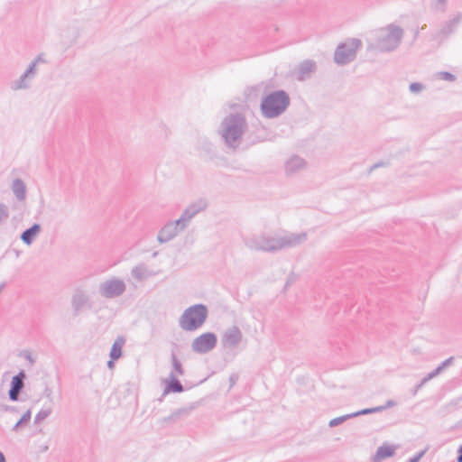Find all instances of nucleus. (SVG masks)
<instances>
[{
    "label": "nucleus",
    "instance_id": "1",
    "mask_svg": "<svg viewBox=\"0 0 462 462\" xmlns=\"http://www.w3.org/2000/svg\"><path fill=\"white\" fill-rule=\"evenodd\" d=\"M306 239V233L290 234L280 237H273L260 233L245 237L244 243L251 250L273 253L299 245Z\"/></svg>",
    "mask_w": 462,
    "mask_h": 462
},
{
    "label": "nucleus",
    "instance_id": "2",
    "mask_svg": "<svg viewBox=\"0 0 462 462\" xmlns=\"http://www.w3.org/2000/svg\"><path fill=\"white\" fill-rule=\"evenodd\" d=\"M246 128L245 116L240 113H231L222 120L219 134L227 147L236 149L241 144Z\"/></svg>",
    "mask_w": 462,
    "mask_h": 462
},
{
    "label": "nucleus",
    "instance_id": "3",
    "mask_svg": "<svg viewBox=\"0 0 462 462\" xmlns=\"http://www.w3.org/2000/svg\"><path fill=\"white\" fill-rule=\"evenodd\" d=\"M291 104L285 90H275L263 97L260 105L262 115L265 118H275L283 114Z\"/></svg>",
    "mask_w": 462,
    "mask_h": 462
},
{
    "label": "nucleus",
    "instance_id": "4",
    "mask_svg": "<svg viewBox=\"0 0 462 462\" xmlns=\"http://www.w3.org/2000/svg\"><path fill=\"white\" fill-rule=\"evenodd\" d=\"M208 317L205 304L198 303L187 308L179 319V326L184 331H195L200 328Z\"/></svg>",
    "mask_w": 462,
    "mask_h": 462
},
{
    "label": "nucleus",
    "instance_id": "5",
    "mask_svg": "<svg viewBox=\"0 0 462 462\" xmlns=\"http://www.w3.org/2000/svg\"><path fill=\"white\" fill-rule=\"evenodd\" d=\"M362 42L359 39H349L346 42L340 43L334 53V60L338 65H346L356 59V51Z\"/></svg>",
    "mask_w": 462,
    "mask_h": 462
},
{
    "label": "nucleus",
    "instance_id": "6",
    "mask_svg": "<svg viewBox=\"0 0 462 462\" xmlns=\"http://www.w3.org/2000/svg\"><path fill=\"white\" fill-rule=\"evenodd\" d=\"M387 30L388 33L377 41V48L381 51H394L403 37V30L400 26L389 24Z\"/></svg>",
    "mask_w": 462,
    "mask_h": 462
},
{
    "label": "nucleus",
    "instance_id": "7",
    "mask_svg": "<svg viewBox=\"0 0 462 462\" xmlns=\"http://www.w3.org/2000/svg\"><path fill=\"white\" fill-rule=\"evenodd\" d=\"M217 343V337L213 332H206L197 337L191 344V349L197 354H207L213 350Z\"/></svg>",
    "mask_w": 462,
    "mask_h": 462
},
{
    "label": "nucleus",
    "instance_id": "8",
    "mask_svg": "<svg viewBox=\"0 0 462 462\" xmlns=\"http://www.w3.org/2000/svg\"><path fill=\"white\" fill-rule=\"evenodd\" d=\"M71 306L74 315H79L84 310L92 309L93 302L87 291L77 288L71 298Z\"/></svg>",
    "mask_w": 462,
    "mask_h": 462
},
{
    "label": "nucleus",
    "instance_id": "9",
    "mask_svg": "<svg viewBox=\"0 0 462 462\" xmlns=\"http://www.w3.org/2000/svg\"><path fill=\"white\" fill-rule=\"evenodd\" d=\"M207 207L208 204L204 199H199L194 203H191L184 209L180 218L177 219L178 224L181 225V228H186L188 226L189 222L197 214L206 209Z\"/></svg>",
    "mask_w": 462,
    "mask_h": 462
},
{
    "label": "nucleus",
    "instance_id": "10",
    "mask_svg": "<svg viewBox=\"0 0 462 462\" xmlns=\"http://www.w3.org/2000/svg\"><path fill=\"white\" fill-rule=\"evenodd\" d=\"M185 228H181V225L178 224V221L168 222L165 224L158 233L157 239L161 244L167 243L172 240L180 231Z\"/></svg>",
    "mask_w": 462,
    "mask_h": 462
},
{
    "label": "nucleus",
    "instance_id": "11",
    "mask_svg": "<svg viewBox=\"0 0 462 462\" xmlns=\"http://www.w3.org/2000/svg\"><path fill=\"white\" fill-rule=\"evenodd\" d=\"M242 332L237 326L227 328L222 335L221 343L225 348H234L242 341Z\"/></svg>",
    "mask_w": 462,
    "mask_h": 462
},
{
    "label": "nucleus",
    "instance_id": "12",
    "mask_svg": "<svg viewBox=\"0 0 462 462\" xmlns=\"http://www.w3.org/2000/svg\"><path fill=\"white\" fill-rule=\"evenodd\" d=\"M26 377L23 370L20 371L16 375L12 378L11 387L8 392L9 399L11 401H17L19 394L24 387V379Z\"/></svg>",
    "mask_w": 462,
    "mask_h": 462
},
{
    "label": "nucleus",
    "instance_id": "13",
    "mask_svg": "<svg viewBox=\"0 0 462 462\" xmlns=\"http://www.w3.org/2000/svg\"><path fill=\"white\" fill-rule=\"evenodd\" d=\"M461 21L462 14H457L455 17L445 23L443 27L438 32H436L434 39L442 41L448 38L456 31L457 26L460 23Z\"/></svg>",
    "mask_w": 462,
    "mask_h": 462
},
{
    "label": "nucleus",
    "instance_id": "14",
    "mask_svg": "<svg viewBox=\"0 0 462 462\" xmlns=\"http://www.w3.org/2000/svg\"><path fill=\"white\" fill-rule=\"evenodd\" d=\"M165 383L166 385L163 390L162 397L159 399L160 402H162L164 396L167 395L168 393H180L184 391L183 385L181 384V383L180 382V380L177 378L176 374L173 372L170 374V380H166Z\"/></svg>",
    "mask_w": 462,
    "mask_h": 462
},
{
    "label": "nucleus",
    "instance_id": "15",
    "mask_svg": "<svg viewBox=\"0 0 462 462\" xmlns=\"http://www.w3.org/2000/svg\"><path fill=\"white\" fill-rule=\"evenodd\" d=\"M306 162L304 159L298 155H293L285 163V170L288 175L297 173L300 170L304 169Z\"/></svg>",
    "mask_w": 462,
    "mask_h": 462
},
{
    "label": "nucleus",
    "instance_id": "16",
    "mask_svg": "<svg viewBox=\"0 0 462 462\" xmlns=\"http://www.w3.org/2000/svg\"><path fill=\"white\" fill-rule=\"evenodd\" d=\"M42 226L40 224L35 223L31 227L25 229L21 234V240L27 245H31L38 235L41 233Z\"/></svg>",
    "mask_w": 462,
    "mask_h": 462
},
{
    "label": "nucleus",
    "instance_id": "17",
    "mask_svg": "<svg viewBox=\"0 0 462 462\" xmlns=\"http://www.w3.org/2000/svg\"><path fill=\"white\" fill-rule=\"evenodd\" d=\"M316 70V62L312 60H303L298 67V79L304 80Z\"/></svg>",
    "mask_w": 462,
    "mask_h": 462
},
{
    "label": "nucleus",
    "instance_id": "18",
    "mask_svg": "<svg viewBox=\"0 0 462 462\" xmlns=\"http://www.w3.org/2000/svg\"><path fill=\"white\" fill-rule=\"evenodd\" d=\"M99 293L101 296L108 299L116 297V278H111L99 285Z\"/></svg>",
    "mask_w": 462,
    "mask_h": 462
},
{
    "label": "nucleus",
    "instance_id": "19",
    "mask_svg": "<svg viewBox=\"0 0 462 462\" xmlns=\"http://www.w3.org/2000/svg\"><path fill=\"white\" fill-rule=\"evenodd\" d=\"M395 453V448L393 446L383 445L380 446L375 455L373 457V462H380L383 459L391 457Z\"/></svg>",
    "mask_w": 462,
    "mask_h": 462
},
{
    "label": "nucleus",
    "instance_id": "20",
    "mask_svg": "<svg viewBox=\"0 0 462 462\" xmlns=\"http://www.w3.org/2000/svg\"><path fill=\"white\" fill-rule=\"evenodd\" d=\"M12 191L15 196L16 199L19 201H23L26 197V186L23 180L15 179L13 180L11 186Z\"/></svg>",
    "mask_w": 462,
    "mask_h": 462
},
{
    "label": "nucleus",
    "instance_id": "21",
    "mask_svg": "<svg viewBox=\"0 0 462 462\" xmlns=\"http://www.w3.org/2000/svg\"><path fill=\"white\" fill-rule=\"evenodd\" d=\"M32 79L29 75L23 72L18 79H15L10 83V88L12 90H21L27 89L31 86Z\"/></svg>",
    "mask_w": 462,
    "mask_h": 462
},
{
    "label": "nucleus",
    "instance_id": "22",
    "mask_svg": "<svg viewBox=\"0 0 462 462\" xmlns=\"http://www.w3.org/2000/svg\"><path fill=\"white\" fill-rule=\"evenodd\" d=\"M192 409V407L180 408L171 412L168 417H165L163 420L166 422H175L178 420L188 417L190 414Z\"/></svg>",
    "mask_w": 462,
    "mask_h": 462
},
{
    "label": "nucleus",
    "instance_id": "23",
    "mask_svg": "<svg viewBox=\"0 0 462 462\" xmlns=\"http://www.w3.org/2000/svg\"><path fill=\"white\" fill-rule=\"evenodd\" d=\"M171 364H172V371L174 374L176 373L178 375L184 374V369L180 361L178 359L176 354L174 352L171 353Z\"/></svg>",
    "mask_w": 462,
    "mask_h": 462
},
{
    "label": "nucleus",
    "instance_id": "24",
    "mask_svg": "<svg viewBox=\"0 0 462 462\" xmlns=\"http://www.w3.org/2000/svg\"><path fill=\"white\" fill-rule=\"evenodd\" d=\"M31 411L28 410L26 412L23 414V416L19 419V420L13 427V430L17 431L22 426L28 423L31 420Z\"/></svg>",
    "mask_w": 462,
    "mask_h": 462
},
{
    "label": "nucleus",
    "instance_id": "25",
    "mask_svg": "<svg viewBox=\"0 0 462 462\" xmlns=\"http://www.w3.org/2000/svg\"><path fill=\"white\" fill-rule=\"evenodd\" d=\"M353 418V414L352 413H349V414H346V415H343V416H340V417H337V418H334L332 419L329 422H328V426L333 428V427H336V426H338L340 425L341 423L345 422L346 420H347L348 419H351Z\"/></svg>",
    "mask_w": 462,
    "mask_h": 462
},
{
    "label": "nucleus",
    "instance_id": "26",
    "mask_svg": "<svg viewBox=\"0 0 462 462\" xmlns=\"http://www.w3.org/2000/svg\"><path fill=\"white\" fill-rule=\"evenodd\" d=\"M51 413V408L42 409L35 416L34 422L36 424L41 423L43 420L50 416Z\"/></svg>",
    "mask_w": 462,
    "mask_h": 462
},
{
    "label": "nucleus",
    "instance_id": "27",
    "mask_svg": "<svg viewBox=\"0 0 462 462\" xmlns=\"http://www.w3.org/2000/svg\"><path fill=\"white\" fill-rule=\"evenodd\" d=\"M375 412H381V408H378V406L374 407V408H366V409H363L358 411L353 412L352 414H353V418H355V417H357L360 415H367V414H372V413H375Z\"/></svg>",
    "mask_w": 462,
    "mask_h": 462
},
{
    "label": "nucleus",
    "instance_id": "28",
    "mask_svg": "<svg viewBox=\"0 0 462 462\" xmlns=\"http://www.w3.org/2000/svg\"><path fill=\"white\" fill-rule=\"evenodd\" d=\"M144 273L145 267L143 265L135 266L132 270V275L137 280H142L144 277Z\"/></svg>",
    "mask_w": 462,
    "mask_h": 462
},
{
    "label": "nucleus",
    "instance_id": "29",
    "mask_svg": "<svg viewBox=\"0 0 462 462\" xmlns=\"http://www.w3.org/2000/svg\"><path fill=\"white\" fill-rule=\"evenodd\" d=\"M9 217V208L4 204L0 203V225L7 220Z\"/></svg>",
    "mask_w": 462,
    "mask_h": 462
},
{
    "label": "nucleus",
    "instance_id": "30",
    "mask_svg": "<svg viewBox=\"0 0 462 462\" xmlns=\"http://www.w3.org/2000/svg\"><path fill=\"white\" fill-rule=\"evenodd\" d=\"M448 0H432L431 6L436 11L444 12L446 10V4Z\"/></svg>",
    "mask_w": 462,
    "mask_h": 462
},
{
    "label": "nucleus",
    "instance_id": "31",
    "mask_svg": "<svg viewBox=\"0 0 462 462\" xmlns=\"http://www.w3.org/2000/svg\"><path fill=\"white\" fill-rule=\"evenodd\" d=\"M109 356L110 359L107 361V366L109 369H112L116 362V341L113 343L111 346Z\"/></svg>",
    "mask_w": 462,
    "mask_h": 462
},
{
    "label": "nucleus",
    "instance_id": "32",
    "mask_svg": "<svg viewBox=\"0 0 462 462\" xmlns=\"http://www.w3.org/2000/svg\"><path fill=\"white\" fill-rule=\"evenodd\" d=\"M37 64L33 61L29 65L27 69L24 71L27 75H29L32 79H34L37 74Z\"/></svg>",
    "mask_w": 462,
    "mask_h": 462
},
{
    "label": "nucleus",
    "instance_id": "33",
    "mask_svg": "<svg viewBox=\"0 0 462 462\" xmlns=\"http://www.w3.org/2000/svg\"><path fill=\"white\" fill-rule=\"evenodd\" d=\"M423 88V85L419 82H413L410 85L409 89L412 93H419Z\"/></svg>",
    "mask_w": 462,
    "mask_h": 462
},
{
    "label": "nucleus",
    "instance_id": "34",
    "mask_svg": "<svg viewBox=\"0 0 462 462\" xmlns=\"http://www.w3.org/2000/svg\"><path fill=\"white\" fill-rule=\"evenodd\" d=\"M439 76L442 79L448 80V81H454L456 79V76L448 71L439 72Z\"/></svg>",
    "mask_w": 462,
    "mask_h": 462
},
{
    "label": "nucleus",
    "instance_id": "35",
    "mask_svg": "<svg viewBox=\"0 0 462 462\" xmlns=\"http://www.w3.org/2000/svg\"><path fill=\"white\" fill-rule=\"evenodd\" d=\"M21 356H23L24 359L29 361V363L32 365L35 363V359L32 356V354L28 350H23L21 354Z\"/></svg>",
    "mask_w": 462,
    "mask_h": 462
},
{
    "label": "nucleus",
    "instance_id": "36",
    "mask_svg": "<svg viewBox=\"0 0 462 462\" xmlns=\"http://www.w3.org/2000/svg\"><path fill=\"white\" fill-rule=\"evenodd\" d=\"M426 452H427V448L420 451L414 457H411L407 462H419L421 459V457L425 455Z\"/></svg>",
    "mask_w": 462,
    "mask_h": 462
},
{
    "label": "nucleus",
    "instance_id": "37",
    "mask_svg": "<svg viewBox=\"0 0 462 462\" xmlns=\"http://www.w3.org/2000/svg\"><path fill=\"white\" fill-rule=\"evenodd\" d=\"M125 291V284L123 281L117 279V296Z\"/></svg>",
    "mask_w": 462,
    "mask_h": 462
},
{
    "label": "nucleus",
    "instance_id": "38",
    "mask_svg": "<svg viewBox=\"0 0 462 462\" xmlns=\"http://www.w3.org/2000/svg\"><path fill=\"white\" fill-rule=\"evenodd\" d=\"M395 405H396V402L394 401L388 400L384 405H380V406H378V408H381V411H384L388 408L393 407Z\"/></svg>",
    "mask_w": 462,
    "mask_h": 462
},
{
    "label": "nucleus",
    "instance_id": "39",
    "mask_svg": "<svg viewBox=\"0 0 462 462\" xmlns=\"http://www.w3.org/2000/svg\"><path fill=\"white\" fill-rule=\"evenodd\" d=\"M443 370V366L439 365L437 368H435L432 372L430 373V376L434 378L437 375H439Z\"/></svg>",
    "mask_w": 462,
    "mask_h": 462
},
{
    "label": "nucleus",
    "instance_id": "40",
    "mask_svg": "<svg viewBox=\"0 0 462 462\" xmlns=\"http://www.w3.org/2000/svg\"><path fill=\"white\" fill-rule=\"evenodd\" d=\"M239 376L236 374H232L229 376V387L232 388L237 382Z\"/></svg>",
    "mask_w": 462,
    "mask_h": 462
},
{
    "label": "nucleus",
    "instance_id": "41",
    "mask_svg": "<svg viewBox=\"0 0 462 462\" xmlns=\"http://www.w3.org/2000/svg\"><path fill=\"white\" fill-rule=\"evenodd\" d=\"M44 395L46 398H48L52 402V391L51 388L46 387L44 389Z\"/></svg>",
    "mask_w": 462,
    "mask_h": 462
},
{
    "label": "nucleus",
    "instance_id": "42",
    "mask_svg": "<svg viewBox=\"0 0 462 462\" xmlns=\"http://www.w3.org/2000/svg\"><path fill=\"white\" fill-rule=\"evenodd\" d=\"M453 361H454V357L450 356L448 359H446L445 361H443L440 365L445 369L447 366L450 365L453 363Z\"/></svg>",
    "mask_w": 462,
    "mask_h": 462
},
{
    "label": "nucleus",
    "instance_id": "43",
    "mask_svg": "<svg viewBox=\"0 0 462 462\" xmlns=\"http://www.w3.org/2000/svg\"><path fill=\"white\" fill-rule=\"evenodd\" d=\"M33 62H35L36 64L38 63H44L45 62V60L43 58V54H39L35 60H33Z\"/></svg>",
    "mask_w": 462,
    "mask_h": 462
},
{
    "label": "nucleus",
    "instance_id": "44",
    "mask_svg": "<svg viewBox=\"0 0 462 462\" xmlns=\"http://www.w3.org/2000/svg\"><path fill=\"white\" fill-rule=\"evenodd\" d=\"M118 343H119V348H123V346L125 343V338L124 337L118 336L117 337V344Z\"/></svg>",
    "mask_w": 462,
    "mask_h": 462
},
{
    "label": "nucleus",
    "instance_id": "45",
    "mask_svg": "<svg viewBox=\"0 0 462 462\" xmlns=\"http://www.w3.org/2000/svg\"><path fill=\"white\" fill-rule=\"evenodd\" d=\"M432 377L430 376V374H428L425 377L421 379V381L419 383L421 386H423L426 383H428L430 380H431Z\"/></svg>",
    "mask_w": 462,
    "mask_h": 462
},
{
    "label": "nucleus",
    "instance_id": "46",
    "mask_svg": "<svg viewBox=\"0 0 462 462\" xmlns=\"http://www.w3.org/2000/svg\"><path fill=\"white\" fill-rule=\"evenodd\" d=\"M457 453V461L462 462V446L459 447Z\"/></svg>",
    "mask_w": 462,
    "mask_h": 462
},
{
    "label": "nucleus",
    "instance_id": "47",
    "mask_svg": "<svg viewBox=\"0 0 462 462\" xmlns=\"http://www.w3.org/2000/svg\"><path fill=\"white\" fill-rule=\"evenodd\" d=\"M421 387H422V386H421L420 383L416 384V385H415V387H414V389L411 391V394H412L413 396H415V395L417 394L418 391H419Z\"/></svg>",
    "mask_w": 462,
    "mask_h": 462
},
{
    "label": "nucleus",
    "instance_id": "48",
    "mask_svg": "<svg viewBox=\"0 0 462 462\" xmlns=\"http://www.w3.org/2000/svg\"><path fill=\"white\" fill-rule=\"evenodd\" d=\"M5 411H11V412H16V411H17V409H16L15 407H14V406H7V407L5 408Z\"/></svg>",
    "mask_w": 462,
    "mask_h": 462
},
{
    "label": "nucleus",
    "instance_id": "49",
    "mask_svg": "<svg viewBox=\"0 0 462 462\" xmlns=\"http://www.w3.org/2000/svg\"><path fill=\"white\" fill-rule=\"evenodd\" d=\"M123 356L122 348H119V346H117V360L121 358Z\"/></svg>",
    "mask_w": 462,
    "mask_h": 462
},
{
    "label": "nucleus",
    "instance_id": "50",
    "mask_svg": "<svg viewBox=\"0 0 462 462\" xmlns=\"http://www.w3.org/2000/svg\"><path fill=\"white\" fill-rule=\"evenodd\" d=\"M79 36V32L76 28H73V40Z\"/></svg>",
    "mask_w": 462,
    "mask_h": 462
},
{
    "label": "nucleus",
    "instance_id": "51",
    "mask_svg": "<svg viewBox=\"0 0 462 462\" xmlns=\"http://www.w3.org/2000/svg\"><path fill=\"white\" fill-rule=\"evenodd\" d=\"M0 462H6L5 457L2 451H0Z\"/></svg>",
    "mask_w": 462,
    "mask_h": 462
},
{
    "label": "nucleus",
    "instance_id": "52",
    "mask_svg": "<svg viewBox=\"0 0 462 462\" xmlns=\"http://www.w3.org/2000/svg\"><path fill=\"white\" fill-rule=\"evenodd\" d=\"M381 165H382L381 163H375L372 168L374 169V168L381 167Z\"/></svg>",
    "mask_w": 462,
    "mask_h": 462
},
{
    "label": "nucleus",
    "instance_id": "53",
    "mask_svg": "<svg viewBox=\"0 0 462 462\" xmlns=\"http://www.w3.org/2000/svg\"><path fill=\"white\" fill-rule=\"evenodd\" d=\"M48 449V446H44L42 448V451H46Z\"/></svg>",
    "mask_w": 462,
    "mask_h": 462
}]
</instances>
